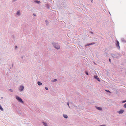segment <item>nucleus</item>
<instances>
[{"label": "nucleus", "mask_w": 126, "mask_h": 126, "mask_svg": "<svg viewBox=\"0 0 126 126\" xmlns=\"http://www.w3.org/2000/svg\"><path fill=\"white\" fill-rule=\"evenodd\" d=\"M47 21L46 20V23H47Z\"/></svg>", "instance_id": "28"}, {"label": "nucleus", "mask_w": 126, "mask_h": 126, "mask_svg": "<svg viewBox=\"0 0 126 126\" xmlns=\"http://www.w3.org/2000/svg\"><path fill=\"white\" fill-rule=\"evenodd\" d=\"M16 99L18 101V102L20 103L24 104V103L23 101L22 100L21 98L17 95H16L15 96Z\"/></svg>", "instance_id": "2"}, {"label": "nucleus", "mask_w": 126, "mask_h": 126, "mask_svg": "<svg viewBox=\"0 0 126 126\" xmlns=\"http://www.w3.org/2000/svg\"><path fill=\"white\" fill-rule=\"evenodd\" d=\"M67 105L68 106H69V107L70 108V107H69V103L68 102H67Z\"/></svg>", "instance_id": "20"}, {"label": "nucleus", "mask_w": 126, "mask_h": 126, "mask_svg": "<svg viewBox=\"0 0 126 126\" xmlns=\"http://www.w3.org/2000/svg\"><path fill=\"white\" fill-rule=\"evenodd\" d=\"M125 125H126V121L125 122Z\"/></svg>", "instance_id": "27"}, {"label": "nucleus", "mask_w": 126, "mask_h": 126, "mask_svg": "<svg viewBox=\"0 0 126 126\" xmlns=\"http://www.w3.org/2000/svg\"><path fill=\"white\" fill-rule=\"evenodd\" d=\"M109 61L110 62L111 60H110V59H109Z\"/></svg>", "instance_id": "25"}, {"label": "nucleus", "mask_w": 126, "mask_h": 126, "mask_svg": "<svg viewBox=\"0 0 126 126\" xmlns=\"http://www.w3.org/2000/svg\"><path fill=\"white\" fill-rule=\"evenodd\" d=\"M124 107L125 108H126V103L124 105Z\"/></svg>", "instance_id": "18"}, {"label": "nucleus", "mask_w": 126, "mask_h": 126, "mask_svg": "<svg viewBox=\"0 0 126 126\" xmlns=\"http://www.w3.org/2000/svg\"><path fill=\"white\" fill-rule=\"evenodd\" d=\"M0 109L2 111H3L4 110V109L3 108H2V106H1V105L0 104Z\"/></svg>", "instance_id": "12"}, {"label": "nucleus", "mask_w": 126, "mask_h": 126, "mask_svg": "<svg viewBox=\"0 0 126 126\" xmlns=\"http://www.w3.org/2000/svg\"><path fill=\"white\" fill-rule=\"evenodd\" d=\"M9 90L11 92H12L13 91V90L11 89H10Z\"/></svg>", "instance_id": "16"}, {"label": "nucleus", "mask_w": 126, "mask_h": 126, "mask_svg": "<svg viewBox=\"0 0 126 126\" xmlns=\"http://www.w3.org/2000/svg\"><path fill=\"white\" fill-rule=\"evenodd\" d=\"M63 117L65 118H68L67 115L66 114H64L63 115Z\"/></svg>", "instance_id": "11"}, {"label": "nucleus", "mask_w": 126, "mask_h": 126, "mask_svg": "<svg viewBox=\"0 0 126 126\" xmlns=\"http://www.w3.org/2000/svg\"><path fill=\"white\" fill-rule=\"evenodd\" d=\"M17 0H13V2H15V1H17Z\"/></svg>", "instance_id": "21"}, {"label": "nucleus", "mask_w": 126, "mask_h": 126, "mask_svg": "<svg viewBox=\"0 0 126 126\" xmlns=\"http://www.w3.org/2000/svg\"><path fill=\"white\" fill-rule=\"evenodd\" d=\"M91 1L92 2H93V0H91Z\"/></svg>", "instance_id": "26"}, {"label": "nucleus", "mask_w": 126, "mask_h": 126, "mask_svg": "<svg viewBox=\"0 0 126 126\" xmlns=\"http://www.w3.org/2000/svg\"><path fill=\"white\" fill-rule=\"evenodd\" d=\"M94 78L95 79H97L98 81H100V80H99V78L97 76H94Z\"/></svg>", "instance_id": "7"}, {"label": "nucleus", "mask_w": 126, "mask_h": 126, "mask_svg": "<svg viewBox=\"0 0 126 126\" xmlns=\"http://www.w3.org/2000/svg\"><path fill=\"white\" fill-rule=\"evenodd\" d=\"M42 123L45 126H48L47 124L46 123L44 122H43Z\"/></svg>", "instance_id": "9"}, {"label": "nucleus", "mask_w": 126, "mask_h": 126, "mask_svg": "<svg viewBox=\"0 0 126 126\" xmlns=\"http://www.w3.org/2000/svg\"><path fill=\"white\" fill-rule=\"evenodd\" d=\"M57 81V79H54L53 80H52L51 81L52 82H54L56 81Z\"/></svg>", "instance_id": "14"}, {"label": "nucleus", "mask_w": 126, "mask_h": 126, "mask_svg": "<svg viewBox=\"0 0 126 126\" xmlns=\"http://www.w3.org/2000/svg\"><path fill=\"white\" fill-rule=\"evenodd\" d=\"M106 91L107 92H109V93H110L111 92L109 90H106Z\"/></svg>", "instance_id": "17"}, {"label": "nucleus", "mask_w": 126, "mask_h": 126, "mask_svg": "<svg viewBox=\"0 0 126 126\" xmlns=\"http://www.w3.org/2000/svg\"><path fill=\"white\" fill-rule=\"evenodd\" d=\"M126 102V101H123V103H124Z\"/></svg>", "instance_id": "24"}, {"label": "nucleus", "mask_w": 126, "mask_h": 126, "mask_svg": "<svg viewBox=\"0 0 126 126\" xmlns=\"http://www.w3.org/2000/svg\"><path fill=\"white\" fill-rule=\"evenodd\" d=\"M52 44L54 47L56 49H59L60 48V46L58 44L55 43H52Z\"/></svg>", "instance_id": "1"}, {"label": "nucleus", "mask_w": 126, "mask_h": 126, "mask_svg": "<svg viewBox=\"0 0 126 126\" xmlns=\"http://www.w3.org/2000/svg\"><path fill=\"white\" fill-rule=\"evenodd\" d=\"M124 111V110L123 109H120L119 110L117 111V112L118 113L120 114H122Z\"/></svg>", "instance_id": "4"}, {"label": "nucleus", "mask_w": 126, "mask_h": 126, "mask_svg": "<svg viewBox=\"0 0 126 126\" xmlns=\"http://www.w3.org/2000/svg\"><path fill=\"white\" fill-rule=\"evenodd\" d=\"M24 89V87L23 85H21L18 87V89L19 91L22 92L23 91Z\"/></svg>", "instance_id": "3"}, {"label": "nucleus", "mask_w": 126, "mask_h": 126, "mask_svg": "<svg viewBox=\"0 0 126 126\" xmlns=\"http://www.w3.org/2000/svg\"><path fill=\"white\" fill-rule=\"evenodd\" d=\"M86 74L87 75H88V73L87 72H86Z\"/></svg>", "instance_id": "22"}, {"label": "nucleus", "mask_w": 126, "mask_h": 126, "mask_svg": "<svg viewBox=\"0 0 126 126\" xmlns=\"http://www.w3.org/2000/svg\"><path fill=\"white\" fill-rule=\"evenodd\" d=\"M45 89L46 90H48V88L47 87H45Z\"/></svg>", "instance_id": "19"}, {"label": "nucleus", "mask_w": 126, "mask_h": 126, "mask_svg": "<svg viewBox=\"0 0 126 126\" xmlns=\"http://www.w3.org/2000/svg\"><path fill=\"white\" fill-rule=\"evenodd\" d=\"M116 46L117 48H120V46H119V42L118 41H117V43L116 44Z\"/></svg>", "instance_id": "8"}, {"label": "nucleus", "mask_w": 126, "mask_h": 126, "mask_svg": "<svg viewBox=\"0 0 126 126\" xmlns=\"http://www.w3.org/2000/svg\"><path fill=\"white\" fill-rule=\"evenodd\" d=\"M39 86L41 85L42 84V83L39 81H38L37 82Z\"/></svg>", "instance_id": "13"}, {"label": "nucleus", "mask_w": 126, "mask_h": 126, "mask_svg": "<svg viewBox=\"0 0 126 126\" xmlns=\"http://www.w3.org/2000/svg\"><path fill=\"white\" fill-rule=\"evenodd\" d=\"M21 13L20 12V11L18 10L17 11L16 13V15L17 16H20Z\"/></svg>", "instance_id": "5"}, {"label": "nucleus", "mask_w": 126, "mask_h": 126, "mask_svg": "<svg viewBox=\"0 0 126 126\" xmlns=\"http://www.w3.org/2000/svg\"><path fill=\"white\" fill-rule=\"evenodd\" d=\"M33 16H36V15L34 13L33 14Z\"/></svg>", "instance_id": "23"}, {"label": "nucleus", "mask_w": 126, "mask_h": 126, "mask_svg": "<svg viewBox=\"0 0 126 126\" xmlns=\"http://www.w3.org/2000/svg\"><path fill=\"white\" fill-rule=\"evenodd\" d=\"M94 44V43H91L87 44H86L85 46H89V45H93Z\"/></svg>", "instance_id": "10"}, {"label": "nucleus", "mask_w": 126, "mask_h": 126, "mask_svg": "<svg viewBox=\"0 0 126 126\" xmlns=\"http://www.w3.org/2000/svg\"><path fill=\"white\" fill-rule=\"evenodd\" d=\"M35 2L36 3H38V4L40 3V1H38V0H36L35 1Z\"/></svg>", "instance_id": "15"}, {"label": "nucleus", "mask_w": 126, "mask_h": 126, "mask_svg": "<svg viewBox=\"0 0 126 126\" xmlns=\"http://www.w3.org/2000/svg\"><path fill=\"white\" fill-rule=\"evenodd\" d=\"M95 108L96 109L99 110L101 111L102 110V108L101 107L95 106Z\"/></svg>", "instance_id": "6"}]
</instances>
